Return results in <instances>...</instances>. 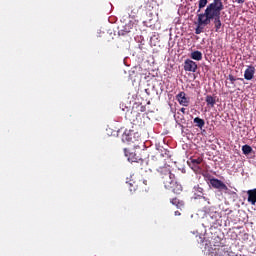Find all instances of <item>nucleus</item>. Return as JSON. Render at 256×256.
<instances>
[{
  "mask_svg": "<svg viewBox=\"0 0 256 256\" xmlns=\"http://www.w3.org/2000/svg\"><path fill=\"white\" fill-rule=\"evenodd\" d=\"M162 183L168 191H172L175 195H179L183 191V187L175 180V174L171 173L169 166H162L157 169Z\"/></svg>",
  "mask_w": 256,
  "mask_h": 256,
  "instance_id": "obj_2",
  "label": "nucleus"
},
{
  "mask_svg": "<svg viewBox=\"0 0 256 256\" xmlns=\"http://www.w3.org/2000/svg\"><path fill=\"white\" fill-rule=\"evenodd\" d=\"M130 193H135L137 191V185L133 183H126Z\"/></svg>",
  "mask_w": 256,
  "mask_h": 256,
  "instance_id": "obj_19",
  "label": "nucleus"
},
{
  "mask_svg": "<svg viewBox=\"0 0 256 256\" xmlns=\"http://www.w3.org/2000/svg\"><path fill=\"white\" fill-rule=\"evenodd\" d=\"M147 3H149V0H147Z\"/></svg>",
  "mask_w": 256,
  "mask_h": 256,
  "instance_id": "obj_32",
  "label": "nucleus"
},
{
  "mask_svg": "<svg viewBox=\"0 0 256 256\" xmlns=\"http://www.w3.org/2000/svg\"><path fill=\"white\" fill-rule=\"evenodd\" d=\"M210 185L213 189H218V191H228L227 185L217 178L210 179Z\"/></svg>",
  "mask_w": 256,
  "mask_h": 256,
  "instance_id": "obj_5",
  "label": "nucleus"
},
{
  "mask_svg": "<svg viewBox=\"0 0 256 256\" xmlns=\"http://www.w3.org/2000/svg\"><path fill=\"white\" fill-rule=\"evenodd\" d=\"M170 203L175 205L177 209H183V207H185V202L183 200H180L179 198H172L170 200Z\"/></svg>",
  "mask_w": 256,
  "mask_h": 256,
  "instance_id": "obj_11",
  "label": "nucleus"
},
{
  "mask_svg": "<svg viewBox=\"0 0 256 256\" xmlns=\"http://www.w3.org/2000/svg\"><path fill=\"white\" fill-rule=\"evenodd\" d=\"M205 101L208 107H215V103H217V100L211 95H207Z\"/></svg>",
  "mask_w": 256,
  "mask_h": 256,
  "instance_id": "obj_13",
  "label": "nucleus"
},
{
  "mask_svg": "<svg viewBox=\"0 0 256 256\" xmlns=\"http://www.w3.org/2000/svg\"><path fill=\"white\" fill-rule=\"evenodd\" d=\"M152 3H154V5H159L157 4V0H152Z\"/></svg>",
  "mask_w": 256,
  "mask_h": 256,
  "instance_id": "obj_26",
  "label": "nucleus"
},
{
  "mask_svg": "<svg viewBox=\"0 0 256 256\" xmlns=\"http://www.w3.org/2000/svg\"><path fill=\"white\" fill-rule=\"evenodd\" d=\"M176 100L178 101L179 105H182V107H189L190 99L187 97V94L184 91L176 95Z\"/></svg>",
  "mask_w": 256,
  "mask_h": 256,
  "instance_id": "obj_6",
  "label": "nucleus"
},
{
  "mask_svg": "<svg viewBox=\"0 0 256 256\" xmlns=\"http://www.w3.org/2000/svg\"><path fill=\"white\" fill-rule=\"evenodd\" d=\"M252 151H253V148H251V146H249L247 144L242 146V153L244 155H249L250 153H252Z\"/></svg>",
  "mask_w": 256,
  "mask_h": 256,
  "instance_id": "obj_17",
  "label": "nucleus"
},
{
  "mask_svg": "<svg viewBox=\"0 0 256 256\" xmlns=\"http://www.w3.org/2000/svg\"><path fill=\"white\" fill-rule=\"evenodd\" d=\"M184 71L195 73L197 71V63L191 59H186L184 62Z\"/></svg>",
  "mask_w": 256,
  "mask_h": 256,
  "instance_id": "obj_7",
  "label": "nucleus"
},
{
  "mask_svg": "<svg viewBox=\"0 0 256 256\" xmlns=\"http://www.w3.org/2000/svg\"><path fill=\"white\" fill-rule=\"evenodd\" d=\"M141 111H145V106H141Z\"/></svg>",
  "mask_w": 256,
  "mask_h": 256,
  "instance_id": "obj_28",
  "label": "nucleus"
},
{
  "mask_svg": "<svg viewBox=\"0 0 256 256\" xmlns=\"http://www.w3.org/2000/svg\"><path fill=\"white\" fill-rule=\"evenodd\" d=\"M201 134L202 135H207V131L204 129V130L201 131Z\"/></svg>",
  "mask_w": 256,
  "mask_h": 256,
  "instance_id": "obj_25",
  "label": "nucleus"
},
{
  "mask_svg": "<svg viewBox=\"0 0 256 256\" xmlns=\"http://www.w3.org/2000/svg\"><path fill=\"white\" fill-rule=\"evenodd\" d=\"M194 124L199 129H203V127H205V120H203L199 117H196V118H194Z\"/></svg>",
  "mask_w": 256,
  "mask_h": 256,
  "instance_id": "obj_14",
  "label": "nucleus"
},
{
  "mask_svg": "<svg viewBox=\"0 0 256 256\" xmlns=\"http://www.w3.org/2000/svg\"><path fill=\"white\" fill-rule=\"evenodd\" d=\"M208 0H199L197 13H201V9L207 6Z\"/></svg>",
  "mask_w": 256,
  "mask_h": 256,
  "instance_id": "obj_16",
  "label": "nucleus"
},
{
  "mask_svg": "<svg viewBox=\"0 0 256 256\" xmlns=\"http://www.w3.org/2000/svg\"><path fill=\"white\" fill-rule=\"evenodd\" d=\"M235 2L239 5H243V3H245V0H235Z\"/></svg>",
  "mask_w": 256,
  "mask_h": 256,
  "instance_id": "obj_23",
  "label": "nucleus"
},
{
  "mask_svg": "<svg viewBox=\"0 0 256 256\" xmlns=\"http://www.w3.org/2000/svg\"><path fill=\"white\" fill-rule=\"evenodd\" d=\"M228 79H229V81H231L232 84L235 83V81H237V78H235V76H233L231 74L228 76Z\"/></svg>",
  "mask_w": 256,
  "mask_h": 256,
  "instance_id": "obj_21",
  "label": "nucleus"
},
{
  "mask_svg": "<svg viewBox=\"0 0 256 256\" xmlns=\"http://www.w3.org/2000/svg\"><path fill=\"white\" fill-rule=\"evenodd\" d=\"M180 111H181V113H183V115H185V113H186V109L185 108H181Z\"/></svg>",
  "mask_w": 256,
  "mask_h": 256,
  "instance_id": "obj_24",
  "label": "nucleus"
},
{
  "mask_svg": "<svg viewBox=\"0 0 256 256\" xmlns=\"http://www.w3.org/2000/svg\"><path fill=\"white\" fill-rule=\"evenodd\" d=\"M143 184H144V185H147V180H144V181H143Z\"/></svg>",
  "mask_w": 256,
  "mask_h": 256,
  "instance_id": "obj_29",
  "label": "nucleus"
},
{
  "mask_svg": "<svg viewBox=\"0 0 256 256\" xmlns=\"http://www.w3.org/2000/svg\"><path fill=\"white\" fill-rule=\"evenodd\" d=\"M124 154L130 163H139V161L140 163H143V159L139 158L135 152H131L127 148H124Z\"/></svg>",
  "mask_w": 256,
  "mask_h": 256,
  "instance_id": "obj_4",
  "label": "nucleus"
},
{
  "mask_svg": "<svg viewBox=\"0 0 256 256\" xmlns=\"http://www.w3.org/2000/svg\"><path fill=\"white\" fill-rule=\"evenodd\" d=\"M180 119H183V116H181Z\"/></svg>",
  "mask_w": 256,
  "mask_h": 256,
  "instance_id": "obj_31",
  "label": "nucleus"
},
{
  "mask_svg": "<svg viewBox=\"0 0 256 256\" xmlns=\"http://www.w3.org/2000/svg\"><path fill=\"white\" fill-rule=\"evenodd\" d=\"M201 163H203V158L198 157V158H190V161L188 162V164L190 165V167H192V169L194 171H198V169H201Z\"/></svg>",
  "mask_w": 256,
  "mask_h": 256,
  "instance_id": "obj_8",
  "label": "nucleus"
},
{
  "mask_svg": "<svg viewBox=\"0 0 256 256\" xmlns=\"http://www.w3.org/2000/svg\"><path fill=\"white\" fill-rule=\"evenodd\" d=\"M247 201L250 203V205H255L256 204V188L248 190L247 191Z\"/></svg>",
  "mask_w": 256,
  "mask_h": 256,
  "instance_id": "obj_10",
  "label": "nucleus"
},
{
  "mask_svg": "<svg viewBox=\"0 0 256 256\" xmlns=\"http://www.w3.org/2000/svg\"><path fill=\"white\" fill-rule=\"evenodd\" d=\"M255 77V66L249 65L244 71V79L251 81Z\"/></svg>",
  "mask_w": 256,
  "mask_h": 256,
  "instance_id": "obj_9",
  "label": "nucleus"
},
{
  "mask_svg": "<svg viewBox=\"0 0 256 256\" xmlns=\"http://www.w3.org/2000/svg\"><path fill=\"white\" fill-rule=\"evenodd\" d=\"M175 215H176V216H177V215H181V212L175 211Z\"/></svg>",
  "mask_w": 256,
  "mask_h": 256,
  "instance_id": "obj_27",
  "label": "nucleus"
},
{
  "mask_svg": "<svg viewBox=\"0 0 256 256\" xmlns=\"http://www.w3.org/2000/svg\"><path fill=\"white\" fill-rule=\"evenodd\" d=\"M238 81H243V78H237Z\"/></svg>",
  "mask_w": 256,
  "mask_h": 256,
  "instance_id": "obj_30",
  "label": "nucleus"
},
{
  "mask_svg": "<svg viewBox=\"0 0 256 256\" xmlns=\"http://www.w3.org/2000/svg\"><path fill=\"white\" fill-rule=\"evenodd\" d=\"M190 57L194 61H201L203 59V53H201V51H199V50H196L191 53Z\"/></svg>",
  "mask_w": 256,
  "mask_h": 256,
  "instance_id": "obj_12",
  "label": "nucleus"
},
{
  "mask_svg": "<svg viewBox=\"0 0 256 256\" xmlns=\"http://www.w3.org/2000/svg\"><path fill=\"white\" fill-rule=\"evenodd\" d=\"M207 24H199L198 22V26L195 29V33L196 35H201V33H203V27H206Z\"/></svg>",
  "mask_w": 256,
  "mask_h": 256,
  "instance_id": "obj_18",
  "label": "nucleus"
},
{
  "mask_svg": "<svg viewBox=\"0 0 256 256\" xmlns=\"http://www.w3.org/2000/svg\"><path fill=\"white\" fill-rule=\"evenodd\" d=\"M223 0H214L210 3L204 13L198 14L199 25H209L212 19H214L215 31L219 33L221 29V12L223 11Z\"/></svg>",
  "mask_w": 256,
  "mask_h": 256,
  "instance_id": "obj_1",
  "label": "nucleus"
},
{
  "mask_svg": "<svg viewBox=\"0 0 256 256\" xmlns=\"http://www.w3.org/2000/svg\"><path fill=\"white\" fill-rule=\"evenodd\" d=\"M194 191L196 192V193H199L198 194V197H203V188L201 187V186H195L194 187Z\"/></svg>",
  "mask_w": 256,
  "mask_h": 256,
  "instance_id": "obj_20",
  "label": "nucleus"
},
{
  "mask_svg": "<svg viewBox=\"0 0 256 256\" xmlns=\"http://www.w3.org/2000/svg\"><path fill=\"white\" fill-rule=\"evenodd\" d=\"M140 137L141 134H139V132H135V130L132 129H125L122 132L123 143H133L134 141H137Z\"/></svg>",
  "mask_w": 256,
  "mask_h": 256,
  "instance_id": "obj_3",
  "label": "nucleus"
},
{
  "mask_svg": "<svg viewBox=\"0 0 256 256\" xmlns=\"http://www.w3.org/2000/svg\"><path fill=\"white\" fill-rule=\"evenodd\" d=\"M108 132H107V135L109 136V137H119V133H121V130H117V129H109V130H107Z\"/></svg>",
  "mask_w": 256,
  "mask_h": 256,
  "instance_id": "obj_15",
  "label": "nucleus"
},
{
  "mask_svg": "<svg viewBox=\"0 0 256 256\" xmlns=\"http://www.w3.org/2000/svg\"><path fill=\"white\" fill-rule=\"evenodd\" d=\"M222 191H224V193H225L226 195H233V191H231V190L229 189V187H227V190H222Z\"/></svg>",
  "mask_w": 256,
  "mask_h": 256,
  "instance_id": "obj_22",
  "label": "nucleus"
}]
</instances>
